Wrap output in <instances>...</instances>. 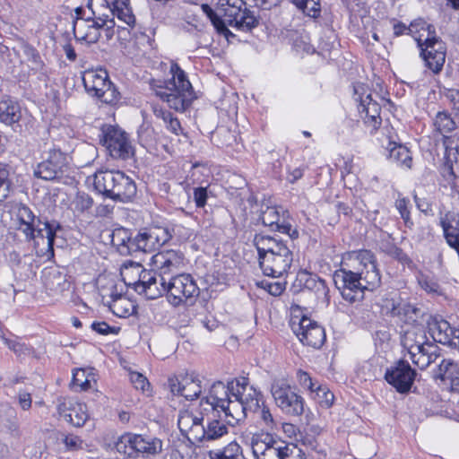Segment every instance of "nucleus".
Listing matches in <instances>:
<instances>
[{"label": "nucleus", "instance_id": "de8ad7c7", "mask_svg": "<svg viewBox=\"0 0 459 459\" xmlns=\"http://www.w3.org/2000/svg\"><path fill=\"white\" fill-rule=\"evenodd\" d=\"M256 412L259 414V418L262 420L264 426L268 430H273L276 428V421L274 420L270 409L264 404V402L262 403V406L260 405L259 410H256Z\"/></svg>", "mask_w": 459, "mask_h": 459}, {"label": "nucleus", "instance_id": "4c0bfd02", "mask_svg": "<svg viewBox=\"0 0 459 459\" xmlns=\"http://www.w3.org/2000/svg\"><path fill=\"white\" fill-rule=\"evenodd\" d=\"M388 151L389 159L398 165L411 168L412 159L410 151L403 144H398L395 142L389 141L386 147Z\"/></svg>", "mask_w": 459, "mask_h": 459}, {"label": "nucleus", "instance_id": "6ab92c4d", "mask_svg": "<svg viewBox=\"0 0 459 459\" xmlns=\"http://www.w3.org/2000/svg\"><path fill=\"white\" fill-rule=\"evenodd\" d=\"M168 279L157 273L141 270L139 279L134 283V290L148 299H155L167 294Z\"/></svg>", "mask_w": 459, "mask_h": 459}, {"label": "nucleus", "instance_id": "e2e57ef3", "mask_svg": "<svg viewBox=\"0 0 459 459\" xmlns=\"http://www.w3.org/2000/svg\"><path fill=\"white\" fill-rule=\"evenodd\" d=\"M207 189L205 187H196L194 189V201L198 208H202L206 204Z\"/></svg>", "mask_w": 459, "mask_h": 459}, {"label": "nucleus", "instance_id": "cd10ccee", "mask_svg": "<svg viewBox=\"0 0 459 459\" xmlns=\"http://www.w3.org/2000/svg\"><path fill=\"white\" fill-rule=\"evenodd\" d=\"M442 386L450 392L459 393V367L451 359H442L438 365V375Z\"/></svg>", "mask_w": 459, "mask_h": 459}, {"label": "nucleus", "instance_id": "f3484780", "mask_svg": "<svg viewBox=\"0 0 459 459\" xmlns=\"http://www.w3.org/2000/svg\"><path fill=\"white\" fill-rule=\"evenodd\" d=\"M287 444L268 432L253 434L249 442L255 459H280Z\"/></svg>", "mask_w": 459, "mask_h": 459}, {"label": "nucleus", "instance_id": "bf43d9fd", "mask_svg": "<svg viewBox=\"0 0 459 459\" xmlns=\"http://www.w3.org/2000/svg\"><path fill=\"white\" fill-rule=\"evenodd\" d=\"M91 329L93 331H95L98 333L102 334V335H108L109 333L117 334L118 333V331H119V328H116V327L110 326L109 325H108L104 321L93 322L91 324Z\"/></svg>", "mask_w": 459, "mask_h": 459}, {"label": "nucleus", "instance_id": "2f4dec72", "mask_svg": "<svg viewBox=\"0 0 459 459\" xmlns=\"http://www.w3.org/2000/svg\"><path fill=\"white\" fill-rule=\"evenodd\" d=\"M35 177L46 181H54L57 177V154L55 149L44 152L43 160L34 169Z\"/></svg>", "mask_w": 459, "mask_h": 459}, {"label": "nucleus", "instance_id": "a18cd8bd", "mask_svg": "<svg viewBox=\"0 0 459 459\" xmlns=\"http://www.w3.org/2000/svg\"><path fill=\"white\" fill-rule=\"evenodd\" d=\"M408 33L413 35L415 39L420 34H424L422 39H425L426 38H437L435 27L425 22L423 19L413 21L408 27Z\"/></svg>", "mask_w": 459, "mask_h": 459}, {"label": "nucleus", "instance_id": "1a4fd4ad", "mask_svg": "<svg viewBox=\"0 0 459 459\" xmlns=\"http://www.w3.org/2000/svg\"><path fill=\"white\" fill-rule=\"evenodd\" d=\"M118 453L129 458H149L162 451V441L157 437L126 433L116 443Z\"/></svg>", "mask_w": 459, "mask_h": 459}, {"label": "nucleus", "instance_id": "412c9836", "mask_svg": "<svg viewBox=\"0 0 459 459\" xmlns=\"http://www.w3.org/2000/svg\"><path fill=\"white\" fill-rule=\"evenodd\" d=\"M416 373L408 362L400 360L395 366L387 369L385 374V380L399 393H407L414 381Z\"/></svg>", "mask_w": 459, "mask_h": 459}, {"label": "nucleus", "instance_id": "ddd939ff", "mask_svg": "<svg viewBox=\"0 0 459 459\" xmlns=\"http://www.w3.org/2000/svg\"><path fill=\"white\" fill-rule=\"evenodd\" d=\"M218 12L229 25L238 29L249 30L258 23L252 12L246 8L243 0H219Z\"/></svg>", "mask_w": 459, "mask_h": 459}, {"label": "nucleus", "instance_id": "ea45409f", "mask_svg": "<svg viewBox=\"0 0 459 459\" xmlns=\"http://www.w3.org/2000/svg\"><path fill=\"white\" fill-rule=\"evenodd\" d=\"M208 455L210 459H246L242 447L236 441L230 442L222 449L209 451Z\"/></svg>", "mask_w": 459, "mask_h": 459}, {"label": "nucleus", "instance_id": "f704fd0d", "mask_svg": "<svg viewBox=\"0 0 459 459\" xmlns=\"http://www.w3.org/2000/svg\"><path fill=\"white\" fill-rule=\"evenodd\" d=\"M22 117L20 105L9 97L0 100V122L11 126L18 123Z\"/></svg>", "mask_w": 459, "mask_h": 459}, {"label": "nucleus", "instance_id": "4be33fe9", "mask_svg": "<svg viewBox=\"0 0 459 459\" xmlns=\"http://www.w3.org/2000/svg\"><path fill=\"white\" fill-rule=\"evenodd\" d=\"M143 253H151L169 241L172 235L168 228L153 226L138 232Z\"/></svg>", "mask_w": 459, "mask_h": 459}, {"label": "nucleus", "instance_id": "f257e3e1", "mask_svg": "<svg viewBox=\"0 0 459 459\" xmlns=\"http://www.w3.org/2000/svg\"><path fill=\"white\" fill-rule=\"evenodd\" d=\"M204 403L210 405L213 412H223L226 421L234 426L247 418V411L259 410L263 395L248 385L247 378L241 377L226 384L213 383L209 394L202 398L201 404Z\"/></svg>", "mask_w": 459, "mask_h": 459}, {"label": "nucleus", "instance_id": "37998d69", "mask_svg": "<svg viewBox=\"0 0 459 459\" xmlns=\"http://www.w3.org/2000/svg\"><path fill=\"white\" fill-rule=\"evenodd\" d=\"M433 125L436 130L444 136V142L446 140L454 141L451 137L447 136V134L452 133L455 129V122L448 113L438 112L436 115Z\"/></svg>", "mask_w": 459, "mask_h": 459}, {"label": "nucleus", "instance_id": "338daca9", "mask_svg": "<svg viewBox=\"0 0 459 459\" xmlns=\"http://www.w3.org/2000/svg\"><path fill=\"white\" fill-rule=\"evenodd\" d=\"M128 242L129 255H133L136 252H143V246L138 234L134 238L130 236Z\"/></svg>", "mask_w": 459, "mask_h": 459}, {"label": "nucleus", "instance_id": "f8f14e48", "mask_svg": "<svg viewBox=\"0 0 459 459\" xmlns=\"http://www.w3.org/2000/svg\"><path fill=\"white\" fill-rule=\"evenodd\" d=\"M199 292L196 282L188 273L176 274L168 279L167 299L174 307L192 304Z\"/></svg>", "mask_w": 459, "mask_h": 459}, {"label": "nucleus", "instance_id": "052dcab7", "mask_svg": "<svg viewBox=\"0 0 459 459\" xmlns=\"http://www.w3.org/2000/svg\"><path fill=\"white\" fill-rule=\"evenodd\" d=\"M130 380L136 389L145 391L146 388L149 387V382L147 378L138 372L131 373Z\"/></svg>", "mask_w": 459, "mask_h": 459}, {"label": "nucleus", "instance_id": "774afa93", "mask_svg": "<svg viewBox=\"0 0 459 459\" xmlns=\"http://www.w3.org/2000/svg\"><path fill=\"white\" fill-rule=\"evenodd\" d=\"M401 303V301L394 299H386L384 300L382 307L386 310L387 313H390L391 316H394V312L398 310V307H400Z\"/></svg>", "mask_w": 459, "mask_h": 459}, {"label": "nucleus", "instance_id": "a878e982", "mask_svg": "<svg viewBox=\"0 0 459 459\" xmlns=\"http://www.w3.org/2000/svg\"><path fill=\"white\" fill-rule=\"evenodd\" d=\"M446 148L445 163L442 168V174L448 181L459 180V144L454 141L446 140L444 142Z\"/></svg>", "mask_w": 459, "mask_h": 459}, {"label": "nucleus", "instance_id": "49530a36", "mask_svg": "<svg viewBox=\"0 0 459 459\" xmlns=\"http://www.w3.org/2000/svg\"><path fill=\"white\" fill-rule=\"evenodd\" d=\"M313 393L322 406L329 408L333 404L334 395L327 387L317 385Z\"/></svg>", "mask_w": 459, "mask_h": 459}, {"label": "nucleus", "instance_id": "9d476101", "mask_svg": "<svg viewBox=\"0 0 459 459\" xmlns=\"http://www.w3.org/2000/svg\"><path fill=\"white\" fill-rule=\"evenodd\" d=\"M82 82L85 91L92 97L107 104H117L120 99V93L115 85L109 81L108 72L105 69H89L82 74Z\"/></svg>", "mask_w": 459, "mask_h": 459}, {"label": "nucleus", "instance_id": "5701e85b", "mask_svg": "<svg viewBox=\"0 0 459 459\" xmlns=\"http://www.w3.org/2000/svg\"><path fill=\"white\" fill-rule=\"evenodd\" d=\"M169 387L173 394L194 400L202 393L201 381L193 375H184L169 379Z\"/></svg>", "mask_w": 459, "mask_h": 459}, {"label": "nucleus", "instance_id": "79ce46f5", "mask_svg": "<svg viewBox=\"0 0 459 459\" xmlns=\"http://www.w3.org/2000/svg\"><path fill=\"white\" fill-rule=\"evenodd\" d=\"M437 347L435 344L429 342L424 347V350L420 349V352H418V354L417 351H414L415 356H410L411 359L420 369H425L437 359Z\"/></svg>", "mask_w": 459, "mask_h": 459}, {"label": "nucleus", "instance_id": "6e6552de", "mask_svg": "<svg viewBox=\"0 0 459 459\" xmlns=\"http://www.w3.org/2000/svg\"><path fill=\"white\" fill-rule=\"evenodd\" d=\"M102 302L118 317H128L135 312L133 300L123 295L125 286L115 279L99 278L97 281Z\"/></svg>", "mask_w": 459, "mask_h": 459}, {"label": "nucleus", "instance_id": "5fc2aeb1", "mask_svg": "<svg viewBox=\"0 0 459 459\" xmlns=\"http://www.w3.org/2000/svg\"><path fill=\"white\" fill-rule=\"evenodd\" d=\"M3 341L8 346V348L13 351V352L18 356L30 353V349L24 343H22L17 340L3 337Z\"/></svg>", "mask_w": 459, "mask_h": 459}, {"label": "nucleus", "instance_id": "4468645a", "mask_svg": "<svg viewBox=\"0 0 459 459\" xmlns=\"http://www.w3.org/2000/svg\"><path fill=\"white\" fill-rule=\"evenodd\" d=\"M100 143L107 148L111 157L127 160L134 155V148L127 134L111 125L101 127Z\"/></svg>", "mask_w": 459, "mask_h": 459}, {"label": "nucleus", "instance_id": "0eeeda50", "mask_svg": "<svg viewBox=\"0 0 459 459\" xmlns=\"http://www.w3.org/2000/svg\"><path fill=\"white\" fill-rule=\"evenodd\" d=\"M10 213L13 221L12 227L13 229L22 231L26 240L29 241L34 239L36 237L46 238L51 256L55 255L54 244L57 227L54 229L49 222H45L44 229L37 228L38 226L35 224V215L28 206L22 204H13L10 210Z\"/></svg>", "mask_w": 459, "mask_h": 459}, {"label": "nucleus", "instance_id": "f03ea898", "mask_svg": "<svg viewBox=\"0 0 459 459\" xmlns=\"http://www.w3.org/2000/svg\"><path fill=\"white\" fill-rule=\"evenodd\" d=\"M347 264L351 269L335 271L333 281L342 298L353 303L363 298L364 290L373 291L381 285V275L374 254L359 250L349 254Z\"/></svg>", "mask_w": 459, "mask_h": 459}, {"label": "nucleus", "instance_id": "7c9ffc66", "mask_svg": "<svg viewBox=\"0 0 459 459\" xmlns=\"http://www.w3.org/2000/svg\"><path fill=\"white\" fill-rule=\"evenodd\" d=\"M87 7L92 13V17H89L91 21L98 22L100 26H106L108 30L115 26L111 5L108 0H89Z\"/></svg>", "mask_w": 459, "mask_h": 459}, {"label": "nucleus", "instance_id": "c85d7f7f", "mask_svg": "<svg viewBox=\"0 0 459 459\" xmlns=\"http://www.w3.org/2000/svg\"><path fill=\"white\" fill-rule=\"evenodd\" d=\"M359 111L364 123L370 128V133L374 134L382 122L380 117L381 108L379 104L373 100L371 95L368 94L365 99L360 100Z\"/></svg>", "mask_w": 459, "mask_h": 459}, {"label": "nucleus", "instance_id": "7ed1b4c3", "mask_svg": "<svg viewBox=\"0 0 459 459\" xmlns=\"http://www.w3.org/2000/svg\"><path fill=\"white\" fill-rule=\"evenodd\" d=\"M253 242L264 274L279 278L288 272L293 262V255L282 240L257 234Z\"/></svg>", "mask_w": 459, "mask_h": 459}, {"label": "nucleus", "instance_id": "a211bd4d", "mask_svg": "<svg viewBox=\"0 0 459 459\" xmlns=\"http://www.w3.org/2000/svg\"><path fill=\"white\" fill-rule=\"evenodd\" d=\"M291 328L299 341L307 346L318 349L325 341V329L311 318L303 316L291 319Z\"/></svg>", "mask_w": 459, "mask_h": 459}, {"label": "nucleus", "instance_id": "69168bd1", "mask_svg": "<svg viewBox=\"0 0 459 459\" xmlns=\"http://www.w3.org/2000/svg\"><path fill=\"white\" fill-rule=\"evenodd\" d=\"M153 113L157 118L163 121L166 128L168 127L169 121L174 117L172 113L159 107H153Z\"/></svg>", "mask_w": 459, "mask_h": 459}, {"label": "nucleus", "instance_id": "09e8293b", "mask_svg": "<svg viewBox=\"0 0 459 459\" xmlns=\"http://www.w3.org/2000/svg\"><path fill=\"white\" fill-rule=\"evenodd\" d=\"M203 9L207 13L218 32L224 35L231 34V32L226 27L225 22L216 13H214V12L210 8L208 4H204Z\"/></svg>", "mask_w": 459, "mask_h": 459}, {"label": "nucleus", "instance_id": "39448f33", "mask_svg": "<svg viewBox=\"0 0 459 459\" xmlns=\"http://www.w3.org/2000/svg\"><path fill=\"white\" fill-rule=\"evenodd\" d=\"M170 73V80L163 82L153 81L151 88L170 108L183 112L191 105L195 93L186 73L177 64L171 65Z\"/></svg>", "mask_w": 459, "mask_h": 459}, {"label": "nucleus", "instance_id": "58836bf2", "mask_svg": "<svg viewBox=\"0 0 459 459\" xmlns=\"http://www.w3.org/2000/svg\"><path fill=\"white\" fill-rule=\"evenodd\" d=\"M112 18L117 17L128 26L135 24V16L130 6V0H114L111 4Z\"/></svg>", "mask_w": 459, "mask_h": 459}, {"label": "nucleus", "instance_id": "c03bdc74", "mask_svg": "<svg viewBox=\"0 0 459 459\" xmlns=\"http://www.w3.org/2000/svg\"><path fill=\"white\" fill-rule=\"evenodd\" d=\"M394 316H398L401 321L406 325H412L420 316V309L410 303L402 302L398 310L394 312Z\"/></svg>", "mask_w": 459, "mask_h": 459}, {"label": "nucleus", "instance_id": "4d7b16f0", "mask_svg": "<svg viewBox=\"0 0 459 459\" xmlns=\"http://www.w3.org/2000/svg\"><path fill=\"white\" fill-rule=\"evenodd\" d=\"M297 378H298L299 385L303 388L308 389L311 393L314 392V390L316 389V387L317 385L316 383L313 382V379L311 378L309 374L303 370H299L297 372Z\"/></svg>", "mask_w": 459, "mask_h": 459}, {"label": "nucleus", "instance_id": "bb28decb", "mask_svg": "<svg viewBox=\"0 0 459 459\" xmlns=\"http://www.w3.org/2000/svg\"><path fill=\"white\" fill-rule=\"evenodd\" d=\"M446 148L445 163L442 168V174L448 181L459 180V144L454 141L446 140L444 142Z\"/></svg>", "mask_w": 459, "mask_h": 459}, {"label": "nucleus", "instance_id": "c756f323", "mask_svg": "<svg viewBox=\"0 0 459 459\" xmlns=\"http://www.w3.org/2000/svg\"><path fill=\"white\" fill-rule=\"evenodd\" d=\"M119 170H99L93 176V186L95 190L105 197H112L117 183L120 178Z\"/></svg>", "mask_w": 459, "mask_h": 459}, {"label": "nucleus", "instance_id": "b1692460", "mask_svg": "<svg viewBox=\"0 0 459 459\" xmlns=\"http://www.w3.org/2000/svg\"><path fill=\"white\" fill-rule=\"evenodd\" d=\"M429 342L421 325L407 326L401 336V343L408 351L410 356H415L414 351L420 352V349L424 350V347Z\"/></svg>", "mask_w": 459, "mask_h": 459}, {"label": "nucleus", "instance_id": "c9c22d12", "mask_svg": "<svg viewBox=\"0 0 459 459\" xmlns=\"http://www.w3.org/2000/svg\"><path fill=\"white\" fill-rule=\"evenodd\" d=\"M96 385L97 379L93 368H77L74 370L72 379L73 386L86 391L95 387Z\"/></svg>", "mask_w": 459, "mask_h": 459}, {"label": "nucleus", "instance_id": "9b49d317", "mask_svg": "<svg viewBox=\"0 0 459 459\" xmlns=\"http://www.w3.org/2000/svg\"><path fill=\"white\" fill-rule=\"evenodd\" d=\"M75 15L66 6L61 7V13L64 17H60L59 22H64L69 26L70 31L65 30L63 37L66 39L70 37L71 33L77 39L84 40L87 43H96L100 37V26L98 22L91 21L90 18L77 22L79 14L82 11L80 7L74 9Z\"/></svg>", "mask_w": 459, "mask_h": 459}, {"label": "nucleus", "instance_id": "3c124183", "mask_svg": "<svg viewBox=\"0 0 459 459\" xmlns=\"http://www.w3.org/2000/svg\"><path fill=\"white\" fill-rule=\"evenodd\" d=\"M409 201L405 198H399L395 202V207L399 211L402 219L407 227L412 226V221L410 217V211L408 209Z\"/></svg>", "mask_w": 459, "mask_h": 459}, {"label": "nucleus", "instance_id": "2eb2a0df", "mask_svg": "<svg viewBox=\"0 0 459 459\" xmlns=\"http://www.w3.org/2000/svg\"><path fill=\"white\" fill-rule=\"evenodd\" d=\"M271 393L276 405L285 414L299 416L303 413V398L292 391L290 385L284 379L275 380L272 385Z\"/></svg>", "mask_w": 459, "mask_h": 459}, {"label": "nucleus", "instance_id": "a19ab883", "mask_svg": "<svg viewBox=\"0 0 459 459\" xmlns=\"http://www.w3.org/2000/svg\"><path fill=\"white\" fill-rule=\"evenodd\" d=\"M63 417L73 426L82 427L89 419L87 406L84 403H76L69 408L68 412L64 413Z\"/></svg>", "mask_w": 459, "mask_h": 459}, {"label": "nucleus", "instance_id": "e433bc0d", "mask_svg": "<svg viewBox=\"0 0 459 459\" xmlns=\"http://www.w3.org/2000/svg\"><path fill=\"white\" fill-rule=\"evenodd\" d=\"M441 226L447 244L452 247L459 244V219L455 215L446 214L441 219Z\"/></svg>", "mask_w": 459, "mask_h": 459}, {"label": "nucleus", "instance_id": "603ef678", "mask_svg": "<svg viewBox=\"0 0 459 459\" xmlns=\"http://www.w3.org/2000/svg\"><path fill=\"white\" fill-rule=\"evenodd\" d=\"M130 232L125 228H118L112 231L111 233V243L117 247V246H122L123 241L129 240Z\"/></svg>", "mask_w": 459, "mask_h": 459}, {"label": "nucleus", "instance_id": "20e7f679", "mask_svg": "<svg viewBox=\"0 0 459 459\" xmlns=\"http://www.w3.org/2000/svg\"><path fill=\"white\" fill-rule=\"evenodd\" d=\"M204 418L195 415L188 410L178 413V425L181 434L192 444L199 442H212L228 435L230 425L215 415L207 416L205 424Z\"/></svg>", "mask_w": 459, "mask_h": 459}, {"label": "nucleus", "instance_id": "13d9d810", "mask_svg": "<svg viewBox=\"0 0 459 459\" xmlns=\"http://www.w3.org/2000/svg\"><path fill=\"white\" fill-rule=\"evenodd\" d=\"M64 444L69 451H77L83 448V441L75 435H66L64 438Z\"/></svg>", "mask_w": 459, "mask_h": 459}, {"label": "nucleus", "instance_id": "dca6fc26", "mask_svg": "<svg viewBox=\"0 0 459 459\" xmlns=\"http://www.w3.org/2000/svg\"><path fill=\"white\" fill-rule=\"evenodd\" d=\"M423 36L424 34H420L416 38L418 47L420 49V56L434 74H439L446 61V44L439 38L422 39Z\"/></svg>", "mask_w": 459, "mask_h": 459}, {"label": "nucleus", "instance_id": "8fccbe9b", "mask_svg": "<svg viewBox=\"0 0 459 459\" xmlns=\"http://www.w3.org/2000/svg\"><path fill=\"white\" fill-rule=\"evenodd\" d=\"M280 459H306L305 453L293 444H287Z\"/></svg>", "mask_w": 459, "mask_h": 459}, {"label": "nucleus", "instance_id": "0e129e2a", "mask_svg": "<svg viewBox=\"0 0 459 459\" xmlns=\"http://www.w3.org/2000/svg\"><path fill=\"white\" fill-rule=\"evenodd\" d=\"M31 390L19 391V404L23 410H28L31 406Z\"/></svg>", "mask_w": 459, "mask_h": 459}, {"label": "nucleus", "instance_id": "473e14b6", "mask_svg": "<svg viewBox=\"0 0 459 459\" xmlns=\"http://www.w3.org/2000/svg\"><path fill=\"white\" fill-rule=\"evenodd\" d=\"M261 220L266 226H275L278 231L289 235L291 239H295L299 237V232L296 229H293L289 223H280V214L278 211L273 207H267L263 212Z\"/></svg>", "mask_w": 459, "mask_h": 459}, {"label": "nucleus", "instance_id": "393cba45", "mask_svg": "<svg viewBox=\"0 0 459 459\" xmlns=\"http://www.w3.org/2000/svg\"><path fill=\"white\" fill-rule=\"evenodd\" d=\"M446 148L445 163L442 168V174L448 181L459 180V144L454 141L446 140L444 142Z\"/></svg>", "mask_w": 459, "mask_h": 459}, {"label": "nucleus", "instance_id": "864d4df0", "mask_svg": "<svg viewBox=\"0 0 459 459\" xmlns=\"http://www.w3.org/2000/svg\"><path fill=\"white\" fill-rule=\"evenodd\" d=\"M9 173L5 169H0V203H2L9 195L10 181Z\"/></svg>", "mask_w": 459, "mask_h": 459}, {"label": "nucleus", "instance_id": "aec40b11", "mask_svg": "<svg viewBox=\"0 0 459 459\" xmlns=\"http://www.w3.org/2000/svg\"><path fill=\"white\" fill-rule=\"evenodd\" d=\"M183 262L184 255L173 249L158 252L152 257V263L156 273L167 279L179 271Z\"/></svg>", "mask_w": 459, "mask_h": 459}, {"label": "nucleus", "instance_id": "6e6d98bb", "mask_svg": "<svg viewBox=\"0 0 459 459\" xmlns=\"http://www.w3.org/2000/svg\"><path fill=\"white\" fill-rule=\"evenodd\" d=\"M302 12L309 17L316 18L321 13V6L319 0H308L301 9Z\"/></svg>", "mask_w": 459, "mask_h": 459}, {"label": "nucleus", "instance_id": "423d86ee", "mask_svg": "<svg viewBox=\"0 0 459 459\" xmlns=\"http://www.w3.org/2000/svg\"><path fill=\"white\" fill-rule=\"evenodd\" d=\"M65 169L59 168V202L67 206L74 216L83 213L92 206V199L78 191L74 168L68 166V157H63Z\"/></svg>", "mask_w": 459, "mask_h": 459}, {"label": "nucleus", "instance_id": "680f3d73", "mask_svg": "<svg viewBox=\"0 0 459 459\" xmlns=\"http://www.w3.org/2000/svg\"><path fill=\"white\" fill-rule=\"evenodd\" d=\"M262 284L264 285V288L273 296H279L285 290V284L281 281H264L262 282Z\"/></svg>", "mask_w": 459, "mask_h": 459}, {"label": "nucleus", "instance_id": "72a5a7b5", "mask_svg": "<svg viewBox=\"0 0 459 459\" xmlns=\"http://www.w3.org/2000/svg\"><path fill=\"white\" fill-rule=\"evenodd\" d=\"M136 195V185L134 181L121 171L120 178L117 183L112 200L127 203Z\"/></svg>", "mask_w": 459, "mask_h": 459}]
</instances>
